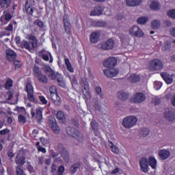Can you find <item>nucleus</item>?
I'll use <instances>...</instances> for the list:
<instances>
[{
    "instance_id": "52",
    "label": "nucleus",
    "mask_w": 175,
    "mask_h": 175,
    "mask_svg": "<svg viewBox=\"0 0 175 175\" xmlns=\"http://www.w3.org/2000/svg\"><path fill=\"white\" fill-rule=\"evenodd\" d=\"M170 47H172V44L170 42L166 41L163 49V50H170Z\"/></svg>"
},
{
    "instance_id": "58",
    "label": "nucleus",
    "mask_w": 175,
    "mask_h": 175,
    "mask_svg": "<svg viewBox=\"0 0 175 175\" xmlns=\"http://www.w3.org/2000/svg\"><path fill=\"white\" fill-rule=\"evenodd\" d=\"M14 65L16 68H21V65H23V63H21V61L14 60Z\"/></svg>"
},
{
    "instance_id": "40",
    "label": "nucleus",
    "mask_w": 175,
    "mask_h": 175,
    "mask_svg": "<svg viewBox=\"0 0 175 175\" xmlns=\"http://www.w3.org/2000/svg\"><path fill=\"white\" fill-rule=\"evenodd\" d=\"M27 98L29 102H32L33 103H38V99L35 98V96H33V93L27 94Z\"/></svg>"
},
{
    "instance_id": "10",
    "label": "nucleus",
    "mask_w": 175,
    "mask_h": 175,
    "mask_svg": "<svg viewBox=\"0 0 175 175\" xmlns=\"http://www.w3.org/2000/svg\"><path fill=\"white\" fill-rule=\"evenodd\" d=\"M164 117L167 121H173L175 119V109L173 108H166L164 112Z\"/></svg>"
},
{
    "instance_id": "45",
    "label": "nucleus",
    "mask_w": 175,
    "mask_h": 175,
    "mask_svg": "<svg viewBox=\"0 0 175 175\" xmlns=\"http://www.w3.org/2000/svg\"><path fill=\"white\" fill-rule=\"evenodd\" d=\"M34 24L37 25V27H39V28H43L44 27V23H43V21L37 19L35 22Z\"/></svg>"
},
{
    "instance_id": "17",
    "label": "nucleus",
    "mask_w": 175,
    "mask_h": 175,
    "mask_svg": "<svg viewBox=\"0 0 175 175\" xmlns=\"http://www.w3.org/2000/svg\"><path fill=\"white\" fill-rule=\"evenodd\" d=\"M171 155L170 151L166 149H161L159 151V157L161 161H165Z\"/></svg>"
},
{
    "instance_id": "59",
    "label": "nucleus",
    "mask_w": 175,
    "mask_h": 175,
    "mask_svg": "<svg viewBox=\"0 0 175 175\" xmlns=\"http://www.w3.org/2000/svg\"><path fill=\"white\" fill-rule=\"evenodd\" d=\"M13 85V82L12 81V80L8 79L6 83H5V88H10V87H12Z\"/></svg>"
},
{
    "instance_id": "37",
    "label": "nucleus",
    "mask_w": 175,
    "mask_h": 175,
    "mask_svg": "<svg viewBox=\"0 0 175 175\" xmlns=\"http://www.w3.org/2000/svg\"><path fill=\"white\" fill-rule=\"evenodd\" d=\"M16 175H26L24 170L23 169V166L18 165L16 167Z\"/></svg>"
},
{
    "instance_id": "29",
    "label": "nucleus",
    "mask_w": 175,
    "mask_h": 175,
    "mask_svg": "<svg viewBox=\"0 0 175 175\" xmlns=\"http://www.w3.org/2000/svg\"><path fill=\"white\" fill-rule=\"evenodd\" d=\"M90 125L92 131H94L95 133V135L98 136V122H96V120H92Z\"/></svg>"
},
{
    "instance_id": "23",
    "label": "nucleus",
    "mask_w": 175,
    "mask_h": 175,
    "mask_svg": "<svg viewBox=\"0 0 175 175\" xmlns=\"http://www.w3.org/2000/svg\"><path fill=\"white\" fill-rule=\"evenodd\" d=\"M51 98L53 103H54L55 106H59L61 105L62 103L61 97L58 96V94H52V96H51Z\"/></svg>"
},
{
    "instance_id": "4",
    "label": "nucleus",
    "mask_w": 175,
    "mask_h": 175,
    "mask_svg": "<svg viewBox=\"0 0 175 175\" xmlns=\"http://www.w3.org/2000/svg\"><path fill=\"white\" fill-rule=\"evenodd\" d=\"M81 85L82 87V92L87 99H91V92H90V85L86 78H82L81 81Z\"/></svg>"
},
{
    "instance_id": "5",
    "label": "nucleus",
    "mask_w": 175,
    "mask_h": 175,
    "mask_svg": "<svg viewBox=\"0 0 175 175\" xmlns=\"http://www.w3.org/2000/svg\"><path fill=\"white\" fill-rule=\"evenodd\" d=\"M137 122V118L135 116H128L123 119L122 125L124 128H126V129H129L133 126H135Z\"/></svg>"
},
{
    "instance_id": "46",
    "label": "nucleus",
    "mask_w": 175,
    "mask_h": 175,
    "mask_svg": "<svg viewBox=\"0 0 175 175\" xmlns=\"http://www.w3.org/2000/svg\"><path fill=\"white\" fill-rule=\"evenodd\" d=\"M18 120L20 122V124H24L25 122H27V118H25V116L23 115H20L18 118Z\"/></svg>"
},
{
    "instance_id": "55",
    "label": "nucleus",
    "mask_w": 175,
    "mask_h": 175,
    "mask_svg": "<svg viewBox=\"0 0 175 175\" xmlns=\"http://www.w3.org/2000/svg\"><path fill=\"white\" fill-rule=\"evenodd\" d=\"M110 148L112 152H114V154H118V148H117L116 146L113 144V143H111Z\"/></svg>"
},
{
    "instance_id": "9",
    "label": "nucleus",
    "mask_w": 175,
    "mask_h": 175,
    "mask_svg": "<svg viewBox=\"0 0 175 175\" xmlns=\"http://www.w3.org/2000/svg\"><path fill=\"white\" fill-rule=\"evenodd\" d=\"M146 100V95L143 93H137L131 98L133 103H143Z\"/></svg>"
},
{
    "instance_id": "53",
    "label": "nucleus",
    "mask_w": 175,
    "mask_h": 175,
    "mask_svg": "<svg viewBox=\"0 0 175 175\" xmlns=\"http://www.w3.org/2000/svg\"><path fill=\"white\" fill-rule=\"evenodd\" d=\"M26 9V12L28 14H31L32 15L33 13V9H32V7H31V5L27 6L25 7Z\"/></svg>"
},
{
    "instance_id": "7",
    "label": "nucleus",
    "mask_w": 175,
    "mask_h": 175,
    "mask_svg": "<svg viewBox=\"0 0 175 175\" xmlns=\"http://www.w3.org/2000/svg\"><path fill=\"white\" fill-rule=\"evenodd\" d=\"M49 125L51 128L54 133L57 134L59 133V132H61V129L58 126V124H57V120H55V118L53 116L49 117Z\"/></svg>"
},
{
    "instance_id": "63",
    "label": "nucleus",
    "mask_w": 175,
    "mask_h": 175,
    "mask_svg": "<svg viewBox=\"0 0 175 175\" xmlns=\"http://www.w3.org/2000/svg\"><path fill=\"white\" fill-rule=\"evenodd\" d=\"M168 16L172 17V18H175V10H172L169 12Z\"/></svg>"
},
{
    "instance_id": "14",
    "label": "nucleus",
    "mask_w": 175,
    "mask_h": 175,
    "mask_svg": "<svg viewBox=\"0 0 175 175\" xmlns=\"http://www.w3.org/2000/svg\"><path fill=\"white\" fill-rule=\"evenodd\" d=\"M15 163H16V165H19V166H23L24 165V163H25V157H24L23 152H18L16 156Z\"/></svg>"
},
{
    "instance_id": "2",
    "label": "nucleus",
    "mask_w": 175,
    "mask_h": 175,
    "mask_svg": "<svg viewBox=\"0 0 175 175\" xmlns=\"http://www.w3.org/2000/svg\"><path fill=\"white\" fill-rule=\"evenodd\" d=\"M66 132L68 136H71V137H74L75 140L79 142V143H83L84 142V137L81 133L79 131L74 127L68 126L66 129Z\"/></svg>"
},
{
    "instance_id": "18",
    "label": "nucleus",
    "mask_w": 175,
    "mask_h": 175,
    "mask_svg": "<svg viewBox=\"0 0 175 175\" xmlns=\"http://www.w3.org/2000/svg\"><path fill=\"white\" fill-rule=\"evenodd\" d=\"M161 76L165 81L166 84H172V83H173V77H174V75H170L167 72H161Z\"/></svg>"
},
{
    "instance_id": "28",
    "label": "nucleus",
    "mask_w": 175,
    "mask_h": 175,
    "mask_svg": "<svg viewBox=\"0 0 175 175\" xmlns=\"http://www.w3.org/2000/svg\"><path fill=\"white\" fill-rule=\"evenodd\" d=\"M148 163L152 169H157V159L154 157H150L148 160Z\"/></svg>"
},
{
    "instance_id": "13",
    "label": "nucleus",
    "mask_w": 175,
    "mask_h": 175,
    "mask_svg": "<svg viewBox=\"0 0 175 175\" xmlns=\"http://www.w3.org/2000/svg\"><path fill=\"white\" fill-rule=\"evenodd\" d=\"M38 57H40L44 59V61H49L50 63L53 62V57L51 56V54L49 52H46L44 50H42L40 52H38Z\"/></svg>"
},
{
    "instance_id": "34",
    "label": "nucleus",
    "mask_w": 175,
    "mask_h": 175,
    "mask_svg": "<svg viewBox=\"0 0 175 175\" xmlns=\"http://www.w3.org/2000/svg\"><path fill=\"white\" fill-rule=\"evenodd\" d=\"M140 135L142 137H146L150 135V129L148 128H142L141 129Z\"/></svg>"
},
{
    "instance_id": "36",
    "label": "nucleus",
    "mask_w": 175,
    "mask_h": 175,
    "mask_svg": "<svg viewBox=\"0 0 175 175\" xmlns=\"http://www.w3.org/2000/svg\"><path fill=\"white\" fill-rule=\"evenodd\" d=\"M79 167H80V164L77 163L73 164L70 167V170L72 174H75V173H76L77 172V170L79 169Z\"/></svg>"
},
{
    "instance_id": "43",
    "label": "nucleus",
    "mask_w": 175,
    "mask_h": 175,
    "mask_svg": "<svg viewBox=\"0 0 175 175\" xmlns=\"http://www.w3.org/2000/svg\"><path fill=\"white\" fill-rule=\"evenodd\" d=\"M95 91L96 93V95H98L100 98H103V93L102 92V88L100 87H96L95 88Z\"/></svg>"
},
{
    "instance_id": "39",
    "label": "nucleus",
    "mask_w": 175,
    "mask_h": 175,
    "mask_svg": "<svg viewBox=\"0 0 175 175\" xmlns=\"http://www.w3.org/2000/svg\"><path fill=\"white\" fill-rule=\"evenodd\" d=\"M62 157L64 161L66 162V163H69V152H68V150L64 152V153H62Z\"/></svg>"
},
{
    "instance_id": "24",
    "label": "nucleus",
    "mask_w": 175,
    "mask_h": 175,
    "mask_svg": "<svg viewBox=\"0 0 175 175\" xmlns=\"http://www.w3.org/2000/svg\"><path fill=\"white\" fill-rule=\"evenodd\" d=\"M118 98L120 99V100L125 102V100H128L129 94L124 91H121L118 93Z\"/></svg>"
},
{
    "instance_id": "15",
    "label": "nucleus",
    "mask_w": 175,
    "mask_h": 175,
    "mask_svg": "<svg viewBox=\"0 0 175 175\" xmlns=\"http://www.w3.org/2000/svg\"><path fill=\"white\" fill-rule=\"evenodd\" d=\"M6 54V59L7 61H9L10 62H13L14 59L17 57V54H16V52L12 49H7L5 51Z\"/></svg>"
},
{
    "instance_id": "6",
    "label": "nucleus",
    "mask_w": 175,
    "mask_h": 175,
    "mask_svg": "<svg viewBox=\"0 0 175 175\" xmlns=\"http://www.w3.org/2000/svg\"><path fill=\"white\" fill-rule=\"evenodd\" d=\"M129 33L131 36H135V38H143L144 36V32L138 26H133L130 28Z\"/></svg>"
},
{
    "instance_id": "21",
    "label": "nucleus",
    "mask_w": 175,
    "mask_h": 175,
    "mask_svg": "<svg viewBox=\"0 0 175 175\" xmlns=\"http://www.w3.org/2000/svg\"><path fill=\"white\" fill-rule=\"evenodd\" d=\"M104 9L100 6H96L90 12V16H101L103 14Z\"/></svg>"
},
{
    "instance_id": "26",
    "label": "nucleus",
    "mask_w": 175,
    "mask_h": 175,
    "mask_svg": "<svg viewBox=\"0 0 175 175\" xmlns=\"http://www.w3.org/2000/svg\"><path fill=\"white\" fill-rule=\"evenodd\" d=\"M12 4V0H0V8L1 9H8Z\"/></svg>"
},
{
    "instance_id": "16",
    "label": "nucleus",
    "mask_w": 175,
    "mask_h": 175,
    "mask_svg": "<svg viewBox=\"0 0 175 175\" xmlns=\"http://www.w3.org/2000/svg\"><path fill=\"white\" fill-rule=\"evenodd\" d=\"M103 73L107 77H116L120 73L118 69H110V70H104Z\"/></svg>"
},
{
    "instance_id": "56",
    "label": "nucleus",
    "mask_w": 175,
    "mask_h": 175,
    "mask_svg": "<svg viewBox=\"0 0 175 175\" xmlns=\"http://www.w3.org/2000/svg\"><path fill=\"white\" fill-rule=\"evenodd\" d=\"M154 88L156 90H159L161 88V87H162V83H161L159 81H155L154 83Z\"/></svg>"
},
{
    "instance_id": "27",
    "label": "nucleus",
    "mask_w": 175,
    "mask_h": 175,
    "mask_svg": "<svg viewBox=\"0 0 175 175\" xmlns=\"http://www.w3.org/2000/svg\"><path fill=\"white\" fill-rule=\"evenodd\" d=\"M36 77H37L40 83H42L43 84H47V83L49 82V79L47 78V77L42 73Z\"/></svg>"
},
{
    "instance_id": "11",
    "label": "nucleus",
    "mask_w": 175,
    "mask_h": 175,
    "mask_svg": "<svg viewBox=\"0 0 175 175\" xmlns=\"http://www.w3.org/2000/svg\"><path fill=\"white\" fill-rule=\"evenodd\" d=\"M139 166L142 172L148 173V159L147 157H142L139 160Z\"/></svg>"
},
{
    "instance_id": "50",
    "label": "nucleus",
    "mask_w": 175,
    "mask_h": 175,
    "mask_svg": "<svg viewBox=\"0 0 175 175\" xmlns=\"http://www.w3.org/2000/svg\"><path fill=\"white\" fill-rule=\"evenodd\" d=\"M43 70L44 73H46L48 75L53 70V69H51V68L49 66H45L43 68Z\"/></svg>"
},
{
    "instance_id": "51",
    "label": "nucleus",
    "mask_w": 175,
    "mask_h": 175,
    "mask_svg": "<svg viewBox=\"0 0 175 175\" xmlns=\"http://www.w3.org/2000/svg\"><path fill=\"white\" fill-rule=\"evenodd\" d=\"M51 80H55V76H57V74L54 72V70H52V71L47 75Z\"/></svg>"
},
{
    "instance_id": "19",
    "label": "nucleus",
    "mask_w": 175,
    "mask_h": 175,
    "mask_svg": "<svg viewBox=\"0 0 175 175\" xmlns=\"http://www.w3.org/2000/svg\"><path fill=\"white\" fill-rule=\"evenodd\" d=\"M100 38V33L99 31H94L90 34L91 43H98Z\"/></svg>"
},
{
    "instance_id": "31",
    "label": "nucleus",
    "mask_w": 175,
    "mask_h": 175,
    "mask_svg": "<svg viewBox=\"0 0 175 175\" xmlns=\"http://www.w3.org/2000/svg\"><path fill=\"white\" fill-rule=\"evenodd\" d=\"M150 8L152 10H159L161 9V5L158 1H152L150 5Z\"/></svg>"
},
{
    "instance_id": "33",
    "label": "nucleus",
    "mask_w": 175,
    "mask_h": 175,
    "mask_svg": "<svg viewBox=\"0 0 175 175\" xmlns=\"http://www.w3.org/2000/svg\"><path fill=\"white\" fill-rule=\"evenodd\" d=\"M64 61H65V64H66L68 70H69V72H70L71 73H73V72H75V69L72 66V64H70V62L69 61V59H65Z\"/></svg>"
},
{
    "instance_id": "22",
    "label": "nucleus",
    "mask_w": 175,
    "mask_h": 175,
    "mask_svg": "<svg viewBox=\"0 0 175 175\" xmlns=\"http://www.w3.org/2000/svg\"><path fill=\"white\" fill-rule=\"evenodd\" d=\"M142 0H126V5L129 8H135L142 3Z\"/></svg>"
},
{
    "instance_id": "32",
    "label": "nucleus",
    "mask_w": 175,
    "mask_h": 175,
    "mask_svg": "<svg viewBox=\"0 0 175 175\" xmlns=\"http://www.w3.org/2000/svg\"><path fill=\"white\" fill-rule=\"evenodd\" d=\"M91 24H92V27H105V25H106V23L103 22V21H93Z\"/></svg>"
},
{
    "instance_id": "25",
    "label": "nucleus",
    "mask_w": 175,
    "mask_h": 175,
    "mask_svg": "<svg viewBox=\"0 0 175 175\" xmlns=\"http://www.w3.org/2000/svg\"><path fill=\"white\" fill-rule=\"evenodd\" d=\"M130 83H139L140 81V75L132 74L128 79Z\"/></svg>"
},
{
    "instance_id": "8",
    "label": "nucleus",
    "mask_w": 175,
    "mask_h": 175,
    "mask_svg": "<svg viewBox=\"0 0 175 175\" xmlns=\"http://www.w3.org/2000/svg\"><path fill=\"white\" fill-rule=\"evenodd\" d=\"M105 68L113 69L117 66V59L116 57H109L103 63Z\"/></svg>"
},
{
    "instance_id": "54",
    "label": "nucleus",
    "mask_w": 175,
    "mask_h": 175,
    "mask_svg": "<svg viewBox=\"0 0 175 175\" xmlns=\"http://www.w3.org/2000/svg\"><path fill=\"white\" fill-rule=\"evenodd\" d=\"M72 124L75 125L77 128H79V119L77 118H74L71 120Z\"/></svg>"
},
{
    "instance_id": "49",
    "label": "nucleus",
    "mask_w": 175,
    "mask_h": 175,
    "mask_svg": "<svg viewBox=\"0 0 175 175\" xmlns=\"http://www.w3.org/2000/svg\"><path fill=\"white\" fill-rule=\"evenodd\" d=\"M49 92L51 94V96L54 95V94H58V93H57V88H55V86H51L49 88Z\"/></svg>"
},
{
    "instance_id": "41",
    "label": "nucleus",
    "mask_w": 175,
    "mask_h": 175,
    "mask_svg": "<svg viewBox=\"0 0 175 175\" xmlns=\"http://www.w3.org/2000/svg\"><path fill=\"white\" fill-rule=\"evenodd\" d=\"M26 92L28 94H33V86L31 83H27L26 85Z\"/></svg>"
},
{
    "instance_id": "47",
    "label": "nucleus",
    "mask_w": 175,
    "mask_h": 175,
    "mask_svg": "<svg viewBox=\"0 0 175 175\" xmlns=\"http://www.w3.org/2000/svg\"><path fill=\"white\" fill-rule=\"evenodd\" d=\"M152 103L154 106H158V105H159V103H161V100L158 97H154L152 100Z\"/></svg>"
},
{
    "instance_id": "3",
    "label": "nucleus",
    "mask_w": 175,
    "mask_h": 175,
    "mask_svg": "<svg viewBox=\"0 0 175 175\" xmlns=\"http://www.w3.org/2000/svg\"><path fill=\"white\" fill-rule=\"evenodd\" d=\"M29 39L31 41L28 42L23 40L21 43V47L26 49V50H29V51H31L32 49H35V47L38 46V40H36V37H35V36H30Z\"/></svg>"
},
{
    "instance_id": "60",
    "label": "nucleus",
    "mask_w": 175,
    "mask_h": 175,
    "mask_svg": "<svg viewBox=\"0 0 175 175\" xmlns=\"http://www.w3.org/2000/svg\"><path fill=\"white\" fill-rule=\"evenodd\" d=\"M39 99L40 102L42 103V105H47V100H46V98L43 96H40Z\"/></svg>"
},
{
    "instance_id": "1",
    "label": "nucleus",
    "mask_w": 175,
    "mask_h": 175,
    "mask_svg": "<svg viewBox=\"0 0 175 175\" xmlns=\"http://www.w3.org/2000/svg\"><path fill=\"white\" fill-rule=\"evenodd\" d=\"M148 69L150 72H159L163 69V62L159 59H154L149 61Z\"/></svg>"
},
{
    "instance_id": "61",
    "label": "nucleus",
    "mask_w": 175,
    "mask_h": 175,
    "mask_svg": "<svg viewBox=\"0 0 175 175\" xmlns=\"http://www.w3.org/2000/svg\"><path fill=\"white\" fill-rule=\"evenodd\" d=\"M50 155H51L52 158H53V159L55 158H57V157H58V155H59V154H58V152H55L54 150H50Z\"/></svg>"
},
{
    "instance_id": "12",
    "label": "nucleus",
    "mask_w": 175,
    "mask_h": 175,
    "mask_svg": "<svg viewBox=\"0 0 175 175\" xmlns=\"http://www.w3.org/2000/svg\"><path fill=\"white\" fill-rule=\"evenodd\" d=\"M100 49L102 50H113L114 49V40L111 38L101 44Z\"/></svg>"
},
{
    "instance_id": "64",
    "label": "nucleus",
    "mask_w": 175,
    "mask_h": 175,
    "mask_svg": "<svg viewBox=\"0 0 175 175\" xmlns=\"http://www.w3.org/2000/svg\"><path fill=\"white\" fill-rule=\"evenodd\" d=\"M170 32L171 36H172L173 38H175V27H172L170 29Z\"/></svg>"
},
{
    "instance_id": "42",
    "label": "nucleus",
    "mask_w": 175,
    "mask_h": 175,
    "mask_svg": "<svg viewBox=\"0 0 175 175\" xmlns=\"http://www.w3.org/2000/svg\"><path fill=\"white\" fill-rule=\"evenodd\" d=\"M57 150L60 154H63V153L66 152V151H68V150H66V149H65V146H64V145L62 144H59L57 145Z\"/></svg>"
},
{
    "instance_id": "62",
    "label": "nucleus",
    "mask_w": 175,
    "mask_h": 175,
    "mask_svg": "<svg viewBox=\"0 0 175 175\" xmlns=\"http://www.w3.org/2000/svg\"><path fill=\"white\" fill-rule=\"evenodd\" d=\"M41 143H42L43 146H46L47 144H49V139H47L46 138L44 137H41L40 139Z\"/></svg>"
},
{
    "instance_id": "38",
    "label": "nucleus",
    "mask_w": 175,
    "mask_h": 175,
    "mask_svg": "<svg viewBox=\"0 0 175 175\" xmlns=\"http://www.w3.org/2000/svg\"><path fill=\"white\" fill-rule=\"evenodd\" d=\"M137 21L139 24L141 25L146 24V23L148 22V18L146 16H141L137 18Z\"/></svg>"
},
{
    "instance_id": "44",
    "label": "nucleus",
    "mask_w": 175,
    "mask_h": 175,
    "mask_svg": "<svg viewBox=\"0 0 175 175\" xmlns=\"http://www.w3.org/2000/svg\"><path fill=\"white\" fill-rule=\"evenodd\" d=\"M93 103H94V106L96 110H100L101 106L100 105L99 101L98 100L97 98H94L93 100Z\"/></svg>"
},
{
    "instance_id": "35",
    "label": "nucleus",
    "mask_w": 175,
    "mask_h": 175,
    "mask_svg": "<svg viewBox=\"0 0 175 175\" xmlns=\"http://www.w3.org/2000/svg\"><path fill=\"white\" fill-rule=\"evenodd\" d=\"M152 28L153 29H158L161 27V21L158 20H154L151 23Z\"/></svg>"
},
{
    "instance_id": "30",
    "label": "nucleus",
    "mask_w": 175,
    "mask_h": 175,
    "mask_svg": "<svg viewBox=\"0 0 175 175\" xmlns=\"http://www.w3.org/2000/svg\"><path fill=\"white\" fill-rule=\"evenodd\" d=\"M56 117L57 118V120H59V121H60V122H65V121H66V118H65V113H64V112H62V111H59L56 115Z\"/></svg>"
},
{
    "instance_id": "48",
    "label": "nucleus",
    "mask_w": 175,
    "mask_h": 175,
    "mask_svg": "<svg viewBox=\"0 0 175 175\" xmlns=\"http://www.w3.org/2000/svg\"><path fill=\"white\" fill-rule=\"evenodd\" d=\"M33 73L35 77H37V76H39V75H41L42 72L39 70V67L35 66L33 68Z\"/></svg>"
},
{
    "instance_id": "20",
    "label": "nucleus",
    "mask_w": 175,
    "mask_h": 175,
    "mask_svg": "<svg viewBox=\"0 0 175 175\" xmlns=\"http://www.w3.org/2000/svg\"><path fill=\"white\" fill-rule=\"evenodd\" d=\"M36 116V120L37 122L40 123L42 120H43V116L42 115V110L37 109L36 113L33 111H31V117L33 118Z\"/></svg>"
},
{
    "instance_id": "57",
    "label": "nucleus",
    "mask_w": 175,
    "mask_h": 175,
    "mask_svg": "<svg viewBox=\"0 0 175 175\" xmlns=\"http://www.w3.org/2000/svg\"><path fill=\"white\" fill-rule=\"evenodd\" d=\"M55 80H57V82L61 81L64 80V77H62L59 73H56Z\"/></svg>"
}]
</instances>
